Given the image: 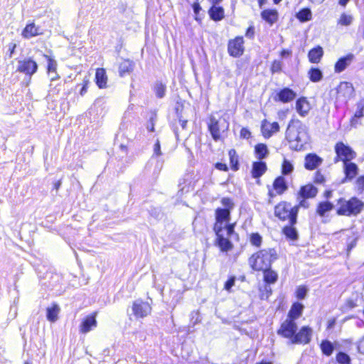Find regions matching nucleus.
I'll return each instance as SVG.
<instances>
[{"instance_id":"nucleus-1","label":"nucleus","mask_w":364,"mask_h":364,"mask_svg":"<svg viewBox=\"0 0 364 364\" xmlns=\"http://www.w3.org/2000/svg\"><path fill=\"white\" fill-rule=\"evenodd\" d=\"M223 208H219L215 210V223L214 231L216 235H223L225 234H232L234 231V223H230V213L233 208L232 201L228 198L221 200Z\"/></svg>"},{"instance_id":"nucleus-2","label":"nucleus","mask_w":364,"mask_h":364,"mask_svg":"<svg viewBox=\"0 0 364 364\" xmlns=\"http://www.w3.org/2000/svg\"><path fill=\"white\" fill-rule=\"evenodd\" d=\"M286 139L291 149H301L309 139L306 127L299 120H291L286 131Z\"/></svg>"},{"instance_id":"nucleus-3","label":"nucleus","mask_w":364,"mask_h":364,"mask_svg":"<svg viewBox=\"0 0 364 364\" xmlns=\"http://www.w3.org/2000/svg\"><path fill=\"white\" fill-rule=\"evenodd\" d=\"M277 259V253L274 249H263L250 257L249 264L255 271L266 270Z\"/></svg>"},{"instance_id":"nucleus-4","label":"nucleus","mask_w":364,"mask_h":364,"mask_svg":"<svg viewBox=\"0 0 364 364\" xmlns=\"http://www.w3.org/2000/svg\"><path fill=\"white\" fill-rule=\"evenodd\" d=\"M337 214L339 215H357L364 208V203L357 198L346 200L343 198L338 200Z\"/></svg>"},{"instance_id":"nucleus-5","label":"nucleus","mask_w":364,"mask_h":364,"mask_svg":"<svg viewBox=\"0 0 364 364\" xmlns=\"http://www.w3.org/2000/svg\"><path fill=\"white\" fill-rule=\"evenodd\" d=\"M299 206H292L290 203L282 202L276 205L275 215L281 220H289L291 224L296 223Z\"/></svg>"},{"instance_id":"nucleus-6","label":"nucleus","mask_w":364,"mask_h":364,"mask_svg":"<svg viewBox=\"0 0 364 364\" xmlns=\"http://www.w3.org/2000/svg\"><path fill=\"white\" fill-rule=\"evenodd\" d=\"M229 127L228 122L224 118L216 119L211 117L208 124L209 130L215 140L222 139Z\"/></svg>"},{"instance_id":"nucleus-7","label":"nucleus","mask_w":364,"mask_h":364,"mask_svg":"<svg viewBox=\"0 0 364 364\" xmlns=\"http://www.w3.org/2000/svg\"><path fill=\"white\" fill-rule=\"evenodd\" d=\"M297 325L292 319H286L277 331V333L284 338H289L291 343L294 336L296 335Z\"/></svg>"},{"instance_id":"nucleus-8","label":"nucleus","mask_w":364,"mask_h":364,"mask_svg":"<svg viewBox=\"0 0 364 364\" xmlns=\"http://www.w3.org/2000/svg\"><path fill=\"white\" fill-rule=\"evenodd\" d=\"M335 151L337 156L343 163L350 161L356 156L355 152L348 146L343 142H338L335 146Z\"/></svg>"},{"instance_id":"nucleus-9","label":"nucleus","mask_w":364,"mask_h":364,"mask_svg":"<svg viewBox=\"0 0 364 364\" xmlns=\"http://www.w3.org/2000/svg\"><path fill=\"white\" fill-rule=\"evenodd\" d=\"M132 310L136 318H144L151 313V307L149 303L138 299L133 302Z\"/></svg>"},{"instance_id":"nucleus-10","label":"nucleus","mask_w":364,"mask_h":364,"mask_svg":"<svg viewBox=\"0 0 364 364\" xmlns=\"http://www.w3.org/2000/svg\"><path fill=\"white\" fill-rule=\"evenodd\" d=\"M244 40L242 37L237 36L228 43V50L232 57H240L244 53Z\"/></svg>"},{"instance_id":"nucleus-11","label":"nucleus","mask_w":364,"mask_h":364,"mask_svg":"<svg viewBox=\"0 0 364 364\" xmlns=\"http://www.w3.org/2000/svg\"><path fill=\"white\" fill-rule=\"evenodd\" d=\"M312 329L309 326H303L296 333L292 340V344H307L310 342L312 336Z\"/></svg>"},{"instance_id":"nucleus-12","label":"nucleus","mask_w":364,"mask_h":364,"mask_svg":"<svg viewBox=\"0 0 364 364\" xmlns=\"http://www.w3.org/2000/svg\"><path fill=\"white\" fill-rule=\"evenodd\" d=\"M38 69V65L36 61L31 58L24 59L18 62L17 70L23 73L26 75H32Z\"/></svg>"},{"instance_id":"nucleus-13","label":"nucleus","mask_w":364,"mask_h":364,"mask_svg":"<svg viewBox=\"0 0 364 364\" xmlns=\"http://www.w3.org/2000/svg\"><path fill=\"white\" fill-rule=\"evenodd\" d=\"M279 130V125L277 122H269L267 119L262 122L261 131L265 138H269Z\"/></svg>"},{"instance_id":"nucleus-14","label":"nucleus","mask_w":364,"mask_h":364,"mask_svg":"<svg viewBox=\"0 0 364 364\" xmlns=\"http://www.w3.org/2000/svg\"><path fill=\"white\" fill-rule=\"evenodd\" d=\"M287 189V186L285 179L279 176L277 178L273 183V190H269V195L270 197H274L276 195L282 194Z\"/></svg>"},{"instance_id":"nucleus-15","label":"nucleus","mask_w":364,"mask_h":364,"mask_svg":"<svg viewBox=\"0 0 364 364\" xmlns=\"http://www.w3.org/2000/svg\"><path fill=\"white\" fill-rule=\"evenodd\" d=\"M296 96V92L291 89L285 87L279 90L274 97L275 101H280L283 103H287L292 101Z\"/></svg>"},{"instance_id":"nucleus-16","label":"nucleus","mask_w":364,"mask_h":364,"mask_svg":"<svg viewBox=\"0 0 364 364\" xmlns=\"http://www.w3.org/2000/svg\"><path fill=\"white\" fill-rule=\"evenodd\" d=\"M354 58L355 56L352 53L341 58L335 64L334 71L337 73L343 72L352 63Z\"/></svg>"},{"instance_id":"nucleus-17","label":"nucleus","mask_w":364,"mask_h":364,"mask_svg":"<svg viewBox=\"0 0 364 364\" xmlns=\"http://www.w3.org/2000/svg\"><path fill=\"white\" fill-rule=\"evenodd\" d=\"M96 313L87 316L82 321L80 326V331L82 333H87L90 331L93 328L97 326V321H96Z\"/></svg>"},{"instance_id":"nucleus-18","label":"nucleus","mask_w":364,"mask_h":364,"mask_svg":"<svg viewBox=\"0 0 364 364\" xmlns=\"http://www.w3.org/2000/svg\"><path fill=\"white\" fill-rule=\"evenodd\" d=\"M343 164V171L346 176L343 181L353 180L358 173L359 169L358 166L350 161Z\"/></svg>"},{"instance_id":"nucleus-19","label":"nucleus","mask_w":364,"mask_h":364,"mask_svg":"<svg viewBox=\"0 0 364 364\" xmlns=\"http://www.w3.org/2000/svg\"><path fill=\"white\" fill-rule=\"evenodd\" d=\"M323 159L315 154H309L305 157L304 167L308 170H314L318 168Z\"/></svg>"},{"instance_id":"nucleus-20","label":"nucleus","mask_w":364,"mask_h":364,"mask_svg":"<svg viewBox=\"0 0 364 364\" xmlns=\"http://www.w3.org/2000/svg\"><path fill=\"white\" fill-rule=\"evenodd\" d=\"M296 110L297 113L301 116L305 117L308 114L311 109V105L309 101L305 97H301L297 100L296 102Z\"/></svg>"},{"instance_id":"nucleus-21","label":"nucleus","mask_w":364,"mask_h":364,"mask_svg":"<svg viewBox=\"0 0 364 364\" xmlns=\"http://www.w3.org/2000/svg\"><path fill=\"white\" fill-rule=\"evenodd\" d=\"M231 234L223 233V235L217 236V243L220 250L223 252H228L232 248V245L229 240V237Z\"/></svg>"},{"instance_id":"nucleus-22","label":"nucleus","mask_w":364,"mask_h":364,"mask_svg":"<svg viewBox=\"0 0 364 364\" xmlns=\"http://www.w3.org/2000/svg\"><path fill=\"white\" fill-rule=\"evenodd\" d=\"M95 82L100 89L107 87V76L104 68H97L96 70Z\"/></svg>"},{"instance_id":"nucleus-23","label":"nucleus","mask_w":364,"mask_h":364,"mask_svg":"<svg viewBox=\"0 0 364 364\" xmlns=\"http://www.w3.org/2000/svg\"><path fill=\"white\" fill-rule=\"evenodd\" d=\"M317 188L311 184H307L301 188L299 191V196L305 198H314L317 194Z\"/></svg>"},{"instance_id":"nucleus-24","label":"nucleus","mask_w":364,"mask_h":364,"mask_svg":"<svg viewBox=\"0 0 364 364\" xmlns=\"http://www.w3.org/2000/svg\"><path fill=\"white\" fill-rule=\"evenodd\" d=\"M267 171L266 163L263 161H256L252 164V176L253 178H259Z\"/></svg>"},{"instance_id":"nucleus-25","label":"nucleus","mask_w":364,"mask_h":364,"mask_svg":"<svg viewBox=\"0 0 364 364\" xmlns=\"http://www.w3.org/2000/svg\"><path fill=\"white\" fill-rule=\"evenodd\" d=\"M303 310L304 306L301 304L294 303L288 313L287 319H292L295 321L301 316Z\"/></svg>"},{"instance_id":"nucleus-26","label":"nucleus","mask_w":364,"mask_h":364,"mask_svg":"<svg viewBox=\"0 0 364 364\" xmlns=\"http://www.w3.org/2000/svg\"><path fill=\"white\" fill-rule=\"evenodd\" d=\"M333 208L334 205L332 203L329 201H323L318 203L316 208V213L321 217H324L328 213L331 211Z\"/></svg>"},{"instance_id":"nucleus-27","label":"nucleus","mask_w":364,"mask_h":364,"mask_svg":"<svg viewBox=\"0 0 364 364\" xmlns=\"http://www.w3.org/2000/svg\"><path fill=\"white\" fill-rule=\"evenodd\" d=\"M323 55V48L321 46H318L309 52L308 57L311 63H318L320 62Z\"/></svg>"},{"instance_id":"nucleus-28","label":"nucleus","mask_w":364,"mask_h":364,"mask_svg":"<svg viewBox=\"0 0 364 364\" xmlns=\"http://www.w3.org/2000/svg\"><path fill=\"white\" fill-rule=\"evenodd\" d=\"M261 16L265 21L272 25L278 19V13L274 9H267L262 12Z\"/></svg>"},{"instance_id":"nucleus-29","label":"nucleus","mask_w":364,"mask_h":364,"mask_svg":"<svg viewBox=\"0 0 364 364\" xmlns=\"http://www.w3.org/2000/svg\"><path fill=\"white\" fill-rule=\"evenodd\" d=\"M364 116V100H360L357 105V109L354 114L353 117L350 120L352 127H355L358 124V119Z\"/></svg>"},{"instance_id":"nucleus-30","label":"nucleus","mask_w":364,"mask_h":364,"mask_svg":"<svg viewBox=\"0 0 364 364\" xmlns=\"http://www.w3.org/2000/svg\"><path fill=\"white\" fill-rule=\"evenodd\" d=\"M208 14L210 18L215 21H220L224 18V9L216 5H213L209 9Z\"/></svg>"},{"instance_id":"nucleus-31","label":"nucleus","mask_w":364,"mask_h":364,"mask_svg":"<svg viewBox=\"0 0 364 364\" xmlns=\"http://www.w3.org/2000/svg\"><path fill=\"white\" fill-rule=\"evenodd\" d=\"M60 312V308L57 304H52L48 306L46 309V317L47 319L50 322H55L58 318V314Z\"/></svg>"},{"instance_id":"nucleus-32","label":"nucleus","mask_w":364,"mask_h":364,"mask_svg":"<svg viewBox=\"0 0 364 364\" xmlns=\"http://www.w3.org/2000/svg\"><path fill=\"white\" fill-rule=\"evenodd\" d=\"M39 34V29L34 23L26 25L22 31V36L25 38H30Z\"/></svg>"},{"instance_id":"nucleus-33","label":"nucleus","mask_w":364,"mask_h":364,"mask_svg":"<svg viewBox=\"0 0 364 364\" xmlns=\"http://www.w3.org/2000/svg\"><path fill=\"white\" fill-rule=\"evenodd\" d=\"M353 87L351 83L348 82H342L338 87V93L344 97H349L353 92Z\"/></svg>"},{"instance_id":"nucleus-34","label":"nucleus","mask_w":364,"mask_h":364,"mask_svg":"<svg viewBox=\"0 0 364 364\" xmlns=\"http://www.w3.org/2000/svg\"><path fill=\"white\" fill-rule=\"evenodd\" d=\"M256 157L261 160L265 159L269 154V150L266 144H258L255 147Z\"/></svg>"},{"instance_id":"nucleus-35","label":"nucleus","mask_w":364,"mask_h":364,"mask_svg":"<svg viewBox=\"0 0 364 364\" xmlns=\"http://www.w3.org/2000/svg\"><path fill=\"white\" fill-rule=\"evenodd\" d=\"M262 271L264 272V280L265 282L274 284L277 282L278 275L276 272L270 269L269 268Z\"/></svg>"},{"instance_id":"nucleus-36","label":"nucleus","mask_w":364,"mask_h":364,"mask_svg":"<svg viewBox=\"0 0 364 364\" xmlns=\"http://www.w3.org/2000/svg\"><path fill=\"white\" fill-rule=\"evenodd\" d=\"M44 57L47 59V73L48 75H51L53 73H57V62L53 58L49 55H45Z\"/></svg>"},{"instance_id":"nucleus-37","label":"nucleus","mask_w":364,"mask_h":364,"mask_svg":"<svg viewBox=\"0 0 364 364\" xmlns=\"http://www.w3.org/2000/svg\"><path fill=\"white\" fill-rule=\"evenodd\" d=\"M309 76L312 82H316L321 80L323 77L322 72L318 68H311L309 71Z\"/></svg>"},{"instance_id":"nucleus-38","label":"nucleus","mask_w":364,"mask_h":364,"mask_svg":"<svg viewBox=\"0 0 364 364\" xmlns=\"http://www.w3.org/2000/svg\"><path fill=\"white\" fill-rule=\"evenodd\" d=\"M132 62L128 60L122 61L119 65V70L120 75L122 76L132 70Z\"/></svg>"},{"instance_id":"nucleus-39","label":"nucleus","mask_w":364,"mask_h":364,"mask_svg":"<svg viewBox=\"0 0 364 364\" xmlns=\"http://www.w3.org/2000/svg\"><path fill=\"white\" fill-rule=\"evenodd\" d=\"M48 76L50 79L48 92L52 94H58L59 92V90L56 88L57 86L55 85L53 82L60 78V75L58 74V73H53L51 75Z\"/></svg>"},{"instance_id":"nucleus-40","label":"nucleus","mask_w":364,"mask_h":364,"mask_svg":"<svg viewBox=\"0 0 364 364\" xmlns=\"http://www.w3.org/2000/svg\"><path fill=\"white\" fill-rule=\"evenodd\" d=\"M321 348L323 354L326 355H331L334 350L332 343L328 341H323L321 344Z\"/></svg>"},{"instance_id":"nucleus-41","label":"nucleus","mask_w":364,"mask_h":364,"mask_svg":"<svg viewBox=\"0 0 364 364\" xmlns=\"http://www.w3.org/2000/svg\"><path fill=\"white\" fill-rule=\"evenodd\" d=\"M353 17L350 14L343 13L338 20V23L341 26H348L352 23Z\"/></svg>"},{"instance_id":"nucleus-42","label":"nucleus","mask_w":364,"mask_h":364,"mask_svg":"<svg viewBox=\"0 0 364 364\" xmlns=\"http://www.w3.org/2000/svg\"><path fill=\"white\" fill-rule=\"evenodd\" d=\"M228 154L232 169L237 171L238 169V159L235 150H230Z\"/></svg>"},{"instance_id":"nucleus-43","label":"nucleus","mask_w":364,"mask_h":364,"mask_svg":"<svg viewBox=\"0 0 364 364\" xmlns=\"http://www.w3.org/2000/svg\"><path fill=\"white\" fill-rule=\"evenodd\" d=\"M296 17L301 21H309L311 18V12L309 9H304L296 14Z\"/></svg>"},{"instance_id":"nucleus-44","label":"nucleus","mask_w":364,"mask_h":364,"mask_svg":"<svg viewBox=\"0 0 364 364\" xmlns=\"http://www.w3.org/2000/svg\"><path fill=\"white\" fill-rule=\"evenodd\" d=\"M154 92L158 97L162 98L165 95L166 86L161 82H156L154 86Z\"/></svg>"},{"instance_id":"nucleus-45","label":"nucleus","mask_w":364,"mask_h":364,"mask_svg":"<svg viewBox=\"0 0 364 364\" xmlns=\"http://www.w3.org/2000/svg\"><path fill=\"white\" fill-rule=\"evenodd\" d=\"M294 166L288 160L284 159L282 166V173L284 175L289 174L292 172Z\"/></svg>"},{"instance_id":"nucleus-46","label":"nucleus","mask_w":364,"mask_h":364,"mask_svg":"<svg viewBox=\"0 0 364 364\" xmlns=\"http://www.w3.org/2000/svg\"><path fill=\"white\" fill-rule=\"evenodd\" d=\"M284 232L291 240H295L297 237V232L294 228L287 227L284 229Z\"/></svg>"},{"instance_id":"nucleus-47","label":"nucleus","mask_w":364,"mask_h":364,"mask_svg":"<svg viewBox=\"0 0 364 364\" xmlns=\"http://www.w3.org/2000/svg\"><path fill=\"white\" fill-rule=\"evenodd\" d=\"M355 188L358 193L364 191V176H359L355 182Z\"/></svg>"},{"instance_id":"nucleus-48","label":"nucleus","mask_w":364,"mask_h":364,"mask_svg":"<svg viewBox=\"0 0 364 364\" xmlns=\"http://www.w3.org/2000/svg\"><path fill=\"white\" fill-rule=\"evenodd\" d=\"M336 360L339 364H350V358L344 353H339L336 356Z\"/></svg>"},{"instance_id":"nucleus-49","label":"nucleus","mask_w":364,"mask_h":364,"mask_svg":"<svg viewBox=\"0 0 364 364\" xmlns=\"http://www.w3.org/2000/svg\"><path fill=\"white\" fill-rule=\"evenodd\" d=\"M308 289L304 286H299L296 291V296L299 299H303L305 298L307 294Z\"/></svg>"},{"instance_id":"nucleus-50","label":"nucleus","mask_w":364,"mask_h":364,"mask_svg":"<svg viewBox=\"0 0 364 364\" xmlns=\"http://www.w3.org/2000/svg\"><path fill=\"white\" fill-rule=\"evenodd\" d=\"M250 242L253 245L259 247L262 243V237L257 233L252 234L250 237Z\"/></svg>"},{"instance_id":"nucleus-51","label":"nucleus","mask_w":364,"mask_h":364,"mask_svg":"<svg viewBox=\"0 0 364 364\" xmlns=\"http://www.w3.org/2000/svg\"><path fill=\"white\" fill-rule=\"evenodd\" d=\"M282 63L281 61L274 60L272 65L271 70L272 73H278L282 70Z\"/></svg>"},{"instance_id":"nucleus-52","label":"nucleus","mask_w":364,"mask_h":364,"mask_svg":"<svg viewBox=\"0 0 364 364\" xmlns=\"http://www.w3.org/2000/svg\"><path fill=\"white\" fill-rule=\"evenodd\" d=\"M235 277H230L225 284L224 289L228 291H230L231 288L235 285Z\"/></svg>"},{"instance_id":"nucleus-53","label":"nucleus","mask_w":364,"mask_h":364,"mask_svg":"<svg viewBox=\"0 0 364 364\" xmlns=\"http://www.w3.org/2000/svg\"><path fill=\"white\" fill-rule=\"evenodd\" d=\"M357 306L356 301L353 299H348L346 301L344 309H351Z\"/></svg>"},{"instance_id":"nucleus-54","label":"nucleus","mask_w":364,"mask_h":364,"mask_svg":"<svg viewBox=\"0 0 364 364\" xmlns=\"http://www.w3.org/2000/svg\"><path fill=\"white\" fill-rule=\"evenodd\" d=\"M89 80L88 79H84L83 80V84L82 87L80 91V95L81 96H83L87 91V87H88Z\"/></svg>"},{"instance_id":"nucleus-55","label":"nucleus","mask_w":364,"mask_h":364,"mask_svg":"<svg viewBox=\"0 0 364 364\" xmlns=\"http://www.w3.org/2000/svg\"><path fill=\"white\" fill-rule=\"evenodd\" d=\"M154 154L156 156H161V146L159 141L157 140L154 146Z\"/></svg>"},{"instance_id":"nucleus-56","label":"nucleus","mask_w":364,"mask_h":364,"mask_svg":"<svg viewBox=\"0 0 364 364\" xmlns=\"http://www.w3.org/2000/svg\"><path fill=\"white\" fill-rule=\"evenodd\" d=\"M250 135H251V133L250 132L246 129V128H242L240 131V136L244 138V139H248L250 137Z\"/></svg>"},{"instance_id":"nucleus-57","label":"nucleus","mask_w":364,"mask_h":364,"mask_svg":"<svg viewBox=\"0 0 364 364\" xmlns=\"http://www.w3.org/2000/svg\"><path fill=\"white\" fill-rule=\"evenodd\" d=\"M193 11H194V13L196 14V17H195V19L196 21H198L199 18L197 16L198 14L199 13V11L201 10V7L199 5V4L198 3H194L193 5Z\"/></svg>"},{"instance_id":"nucleus-58","label":"nucleus","mask_w":364,"mask_h":364,"mask_svg":"<svg viewBox=\"0 0 364 364\" xmlns=\"http://www.w3.org/2000/svg\"><path fill=\"white\" fill-rule=\"evenodd\" d=\"M358 349L360 353L364 354V336L359 341Z\"/></svg>"},{"instance_id":"nucleus-59","label":"nucleus","mask_w":364,"mask_h":364,"mask_svg":"<svg viewBox=\"0 0 364 364\" xmlns=\"http://www.w3.org/2000/svg\"><path fill=\"white\" fill-rule=\"evenodd\" d=\"M255 34L254 28L249 27L246 31L245 36L247 38H252Z\"/></svg>"},{"instance_id":"nucleus-60","label":"nucleus","mask_w":364,"mask_h":364,"mask_svg":"<svg viewBox=\"0 0 364 364\" xmlns=\"http://www.w3.org/2000/svg\"><path fill=\"white\" fill-rule=\"evenodd\" d=\"M215 167H216V168H218V170H220V171H227L228 170L227 165L225 164H223V163H217L215 164Z\"/></svg>"},{"instance_id":"nucleus-61","label":"nucleus","mask_w":364,"mask_h":364,"mask_svg":"<svg viewBox=\"0 0 364 364\" xmlns=\"http://www.w3.org/2000/svg\"><path fill=\"white\" fill-rule=\"evenodd\" d=\"M146 128H147L148 131H149V132H154V122L153 118H151L150 119V122L147 124Z\"/></svg>"},{"instance_id":"nucleus-62","label":"nucleus","mask_w":364,"mask_h":364,"mask_svg":"<svg viewBox=\"0 0 364 364\" xmlns=\"http://www.w3.org/2000/svg\"><path fill=\"white\" fill-rule=\"evenodd\" d=\"M9 46H10V50H11V55L16 48V44L11 43Z\"/></svg>"},{"instance_id":"nucleus-63","label":"nucleus","mask_w":364,"mask_h":364,"mask_svg":"<svg viewBox=\"0 0 364 364\" xmlns=\"http://www.w3.org/2000/svg\"><path fill=\"white\" fill-rule=\"evenodd\" d=\"M281 55L282 56L289 55H290V52L289 50H284L282 51Z\"/></svg>"},{"instance_id":"nucleus-64","label":"nucleus","mask_w":364,"mask_h":364,"mask_svg":"<svg viewBox=\"0 0 364 364\" xmlns=\"http://www.w3.org/2000/svg\"><path fill=\"white\" fill-rule=\"evenodd\" d=\"M349 0H339V4L343 6H345L346 5V4L348 3Z\"/></svg>"}]
</instances>
